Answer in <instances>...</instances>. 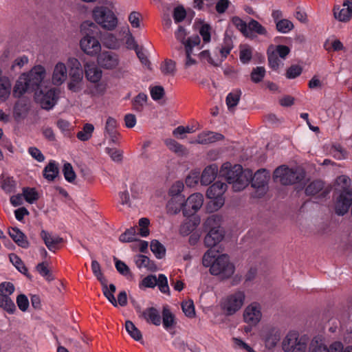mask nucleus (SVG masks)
<instances>
[{"label":"nucleus","mask_w":352,"mask_h":352,"mask_svg":"<svg viewBox=\"0 0 352 352\" xmlns=\"http://www.w3.org/2000/svg\"><path fill=\"white\" fill-rule=\"evenodd\" d=\"M70 80L68 89L73 92H78L83 88V71L69 72Z\"/></svg>","instance_id":"nucleus-18"},{"label":"nucleus","mask_w":352,"mask_h":352,"mask_svg":"<svg viewBox=\"0 0 352 352\" xmlns=\"http://www.w3.org/2000/svg\"><path fill=\"white\" fill-rule=\"evenodd\" d=\"M159 289L164 294H170V289L168 285V280L164 274H160L157 278Z\"/></svg>","instance_id":"nucleus-51"},{"label":"nucleus","mask_w":352,"mask_h":352,"mask_svg":"<svg viewBox=\"0 0 352 352\" xmlns=\"http://www.w3.org/2000/svg\"><path fill=\"white\" fill-rule=\"evenodd\" d=\"M0 307L10 314H13L16 309L10 296L0 294Z\"/></svg>","instance_id":"nucleus-34"},{"label":"nucleus","mask_w":352,"mask_h":352,"mask_svg":"<svg viewBox=\"0 0 352 352\" xmlns=\"http://www.w3.org/2000/svg\"><path fill=\"white\" fill-rule=\"evenodd\" d=\"M165 144L171 151L177 154L178 155H186L188 154V150L181 144L173 139H166L165 140Z\"/></svg>","instance_id":"nucleus-32"},{"label":"nucleus","mask_w":352,"mask_h":352,"mask_svg":"<svg viewBox=\"0 0 352 352\" xmlns=\"http://www.w3.org/2000/svg\"><path fill=\"white\" fill-rule=\"evenodd\" d=\"M23 74L27 77L28 83L34 90L38 87L45 78L46 71L45 67L42 65H36L30 71V72Z\"/></svg>","instance_id":"nucleus-10"},{"label":"nucleus","mask_w":352,"mask_h":352,"mask_svg":"<svg viewBox=\"0 0 352 352\" xmlns=\"http://www.w3.org/2000/svg\"><path fill=\"white\" fill-rule=\"evenodd\" d=\"M10 260L20 272L25 274L28 272V269L24 265L21 259L16 254H11L10 255Z\"/></svg>","instance_id":"nucleus-56"},{"label":"nucleus","mask_w":352,"mask_h":352,"mask_svg":"<svg viewBox=\"0 0 352 352\" xmlns=\"http://www.w3.org/2000/svg\"><path fill=\"white\" fill-rule=\"evenodd\" d=\"M252 56V50L249 46H244L240 50V60L245 64L250 61Z\"/></svg>","instance_id":"nucleus-55"},{"label":"nucleus","mask_w":352,"mask_h":352,"mask_svg":"<svg viewBox=\"0 0 352 352\" xmlns=\"http://www.w3.org/2000/svg\"><path fill=\"white\" fill-rule=\"evenodd\" d=\"M324 188V183L320 180H315L311 182L305 188L307 195H315Z\"/></svg>","instance_id":"nucleus-42"},{"label":"nucleus","mask_w":352,"mask_h":352,"mask_svg":"<svg viewBox=\"0 0 352 352\" xmlns=\"http://www.w3.org/2000/svg\"><path fill=\"white\" fill-rule=\"evenodd\" d=\"M195 229V225L191 221H186L184 222L179 228V233L182 236H187L190 234Z\"/></svg>","instance_id":"nucleus-64"},{"label":"nucleus","mask_w":352,"mask_h":352,"mask_svg":"<svg viewBox=\"0 0 352 352\" xmlns=\"http://www.w3.org/2000/svg\"><path fill=\"white\" fill-rule=\"evenodd\" d=\"M184 208V196L172 197L166 205L167 212L170 214H176Z\"/></svg>","instance_id":"nucleus-26"},{"label":"nucleus","mask_w":352,"mask_h":352,"mask_svg":"<svg viewBox=\"0 0 352 352\" xmlns=\"http://www.w3.org/2000/svg\"><path fill=\"white\" fill-rule=\"evenodd\" d=\"M220 174L229 184H232V188L236 192L243 190L248 185L252 177V170L249 169L243 170L239 164L232 166L229 162L222 165Z\"/></svg>","instance_id":"nucleus-2"},{"label":"nucleus","mask_w":352,"mask_h":352,"mask_svg":"<svg viewBox=\"0 0 352 352\" xmlns=\"http://www.w3.org/2000/svg\"><path fill=\"white\" fill-rule=\"evenodd\" d=\"M85 76L91 82H98L102 78V70L94 63H86L84 65Z\"/></svg>","instance_id":"nucleus-20"},{"label":"nucleus","mask_w":352,"mask_h":352,"mask_svg":"<svg viewBox=\"0 0 352 352\" xmlns=\"http://www.w3.org/2000/svg\"><path fill=\"white\" fill-rule=\"evenodd\" d=\"M8 233L10 236L19 246L23 248H28L30 246V243L26 236L19 228H12L9 230Z\"/></svg>","instance_id":"nucleus-27"},{"label":"nucleus","mask_w":352,"mask_h":352,"mask_svg":"<svg viewBox=\"0 0 352 352\" xmlns=\"http://www.w3.org/2000/svg\"><path fill=\"white\" fill-rule=\"evenodd\" d=\"M135 263L139 269L144 267L152 272H155L157 270L155 263L151 261L148 257L142 254L135 256Z\"/></svg>","instance_id":"nucleus-29"},{"label":"nucleus","mask_w":352,"mask_h":352,"mask_svg":"<svg viewBox=\"0 0 352 352\" xmlns=\"http://www.w3.org/2000/svg\"><path fill=\"white\" fill-rule=\"evenodd\" d=\"M23 196L25 201L30 204H33L38 199V195L35 188H23Z\"/></svg>","instance_id":"nucleus-48"},{"label":"nucleus","mask_w":352,"mask_h":352,"mask_svg":"<svg viewBox=\"0 0 352 352\" xmlns=\"http://www.w3.org/2000/svg\"><path fill=\"white\" fill-rule=\"evenodd\" d=\"M14 286L10 282H3L0 283V294L10 296L14 292Z\"/></svg>","instance_id":"nucleus-63"},{"label":"nucleus","mask_w":352,"mask_h":352,"mask_svg":"<svg viewBox=\"0 0 352 352\" xmlns=\"http://www.w3.org/2000/svg\"><path fill=\"white\" fill-rule=\"evenodd\" d=\"M163 326L166 329L172 327L175 323L174 315L171 313L168 306H164L162 310Z\"/></svg>","instance_id":"nucleus-38"},{"label":"nucleus","mask_w":352,"mask_h":352,"mask_svg":"<svg viewBox=\"0 0 352 352\" xmlns=\"http://www.w3.org/2000/svg\"><path fill=\"white\" fill-rule=\"evenodd\" d=\"M157 284V277L155 275H148L146 276L141 282L140 287L147 288H153Z\"/></svg>","instance_id":"nucleus-62"},{"label":"nucleus","mask_w":352,"mask_h":352,"mask_svg":"<svg viewBox=\"0 0 352 352\" xmlns=\"http://www.w3.org/2000/svg\"><path fill=\"white\" fill-rule=\"evenodd\" d=\"M224 136L221 133L210 131H203L198 134L195 140L190 141V143L209 144L222 140Z\"/></svg>","instance_id":"nucleus-14"},{"label":"nucleus","mask_w":352,"mask_h":352,"mask_svg":"<svg viewBox=\"0 0 352 352\" xmlns=\"http://www.w3.org/2000/svg\"><path fill=\"white\" fill-rule=\"evenodd\" d=\"M136 310L140 313V316L143 318L147 322L151 323L155 326L161 324V316L159 311L155 307H149L144 311H141L140 307H136Z\"/></svg>","instance_id":"nucleus-16"},{"label":"nucleus","mask_w":352,"mask_h":352,"mask_svg":"<svg viewBox=\"0 0 352 352\" xmlns=\"http://www.w3.org/2000/svg\"><path fill=\"white\" fill-rule=\"evenodd\" d=\"M221 216L219 214H212L206 219L204 222V227L208 231L211 230L223 229L221 227Z\"/></svg>","instance_id":"nucleus-33"},{"label":"nucleus","mask_w":352,"mask_h":352,"mask_svg":"<svg viewBox=\"0 0 352 352\" xmlns=\"http://www.w3.org/2000/svg\"><path fill=\"white\" fill-rule=\"evenodd\" d=\"M28 90L34 89L28 83L27 77L25 75L21 74L19 79L16 80L14 87L13 96L15 98H19Z\"/></svg>","instance_id":"nucleus-24"},{"label":"nucleus","mask_w":352,"mask_h":352,"mask_svg":"<svg viewBox=\"0 0 352 352\" xmlns=\"http://www.w3.org/2000/svg\"><path fill=\"white\" fill-rule=\"evenodd\" d=\"M262 337L266 347L268 349H272L280 341L281 338V332L277 328L270 327L266 329L263 332Z\"/></svg>","instance_id":"nucleus-15"},{"label":"nucleus","mask_w":352,"mask_h":352,"mask_svg":"<svg viewBox=\"0 0 352 352\" xmlns=\"http://www.w3.org/2000/svg\"><path fill=\"white\" fill-rule=\"evenodd\" d=\"M92 17L95 22L104 30L112 31L118 26V20L117 16L107 6H95L92 10Z\"/></svg>","instance_id":"nucleus-4"},{"label":"nucleus","mask_w":352,"mask_h":352,"mask_svg":"<svg viewBox=\"0 0 352 352\" xmlns=\"http://www.w3.org/2000/svg\"><path fill=\"white\" fill-rule=\"evenodd\" d=\"M65 179L69 182H73L76 179V173L70 163H65L63 168Z\"/></svg>","instance_id":"nucleus-50"},{"label":"nucleus","mask_w":352,"mask_h":352,"mask_svg":"<svg viewBox=\"0 0 352 352\" xmlns=\"http://www.w3.org/2000/svg\"><path fill=\"white\" fill-rule=\"evenodd\" d=\"M270 177V172L266 169L261 168L258 170L254 175H252L250 179L252 180V186L258 190H261L263 193L267 188V184Z\"/></svg>","instance_id":"nucleus-11"},{"label":"nucleus","mask_w":352,"mask_h":352,"mask_svg":"<svg viewBox=\"0 0 352 352\" xmlns=\"http://www.w3.org/2000/svg\"><path fill=\"white\" fill-rule=\"evenodd\" d=\"M233 47L232 41L230 37H226L223 41V45L221 47L220 50V53L221 56L226 58L227 56L230 54L231 50Z\"/></svg>","instance_id":"nucleus-59"},{"label":"nucleus","mask_w":352,"mask_h":352,"mask_svg":"<svg viewBox=\"0 0 352 352\" xmlns=\"http://www.w3.org/2000/svg\"><path fill=\"white\" fill-rule=\"evenodd\" d=\"M16 304L19 309L25 312L29 307V300L25 294H19L16 298Z\"/></svg>","instance_id":"nucleus-60"},{"label":"nucleus","mask_w":352,"mask_h":352,"mask_svg":"<svg viewBox=\"0 0 352 352\" xmlns=\"http://www.w3.org/2000/svg\"><path fill=\"white\" fill-rule=\"evenodd\" d=\"M151 250L157 258H162L166 254L164 246L157 240H153L151 241Z\"/></svg>","instance_id":"nucleus-43"},{"label":"nucleus","mask_w":352,"mask_h":352,"mask_svg":"<svg viewBox=\"0 0 352 352\" xmlns=\"http://www.w3.org/2000/svg\"><path fill=\"white\" fill-rule=\"evenodd\" d=\"M40 236L43 240L45 245L50 251H55L56 245L63 241V238L58 235H52L45 230H42Z\"/></svg>","instance_id":"nucleus-23"},{"label":"nucleus","mask_w":352,"mask_h":352,"mask_svg":"<svg viewBox=\"0 0 352 352\" xmlns=\"http://www.w3.org/2000/svg\"><path fill=\"white\" fill-rule=\"evenodd\" d=\"M308 340L296 332H289L282 342V349L285 352H306Z\"/></svg>","instance_id":"nucleus-6"},{"label":"nucleus","mask_w":352,"mask_h":352,"mask_svg":"<svg viewBox=\"0 0 352 352\" xmlns=\"http://www.w3.org/2000/svg\"><path fill=\"white\" fill-rule=\"evenodd\" d=\"M161 72L164 75L173 76L175 73V63L172 60H165L160 66Z\"/></svg>","instance_id":"nucleus-47"},{"label":"nucleus","mask_w":352,"mask_h":352,"mask_svg":"<svg viewBox=\"0 0 352 352\" xmlns=\"http://www.w3.org/2000/svg\"><path fill=\"white\" fill-rule=\"evenodd\" d=\"M276 29L278 32L286 34L294 28L292 22L287 19H280L276 22Z\"/></svg>","instance_id":"nucleus-49"},{"label":"nucleus","mask_w":352,"mask_h":352,"mask_svg":"<svg viewBox=\"0 0 352 352\" xmlns=\"http://www.w3.org/2000/svg\"><path fill=\"white\" fill-rule=\"evenodd\" d=\"M67 78V69L64 63L58 62L54 68L52 81L54 85H62Z\"/></svg>","instance_id":"nucleus-17"},{"label":"nucleus","mask_w":352,"mask_h":352,"mask_svg":"<svg viewBox=\"0 0 352 352\" xmlns=\"http://www.w3.org/2000/svg\"><path fill=\"white\" fill-rule=\"evenodd\" d=\"M334 16L342 22H346L352 17V2L344 1L342 9L334 8Z\"/></svg>","instance_id":"nucleus-22"},{"label":"nucleus","mask_w":352,"mask_h":352,"mask_svg":"<svg viewBox=\"0 0 352 352\" xmlns=\"http://www.w3.org/2000/svg\"><path fill=\"white\" fill-rule=\"evenodd\" d=\"M12 84L9 78H3L0 81V100L4 102L10 96Z\"/></svg>","instance_id":"nucleus-36"},{"label":"nucleus","mask_w":352,"mask_h":352,"mask_svg":"<svg viewBox=\"0 0 352 352\" xmlns=\"http://www.w3.org/2000/svg\"><path fill=\"white\" fill-rule=\"evenodd\" d=\"M261 306L259 303L253 302L243 310V321L250 326H256L262 318Z\"/></svg>","instance_id":"nucleus-7"},{"label":"nucleus","mask_w":352,"mask_h":352,"mask_svg":"<svg viewBox=\"0 0 352 352\" xmlns=\"http://www.w3.org/2000/svg\"><path fill=\"white\" fill-rule=\"evenodd\" d=\"M202 263L205 267H210V273L217 276L221 279H228L234 273L235 267L230 261L228 254H223L217 256L216 252L208 250L202 258Z\"/></svg>","instance_id":"nucleus-1"},{"label":"nucleus","mask_w":352,"mask_h":352,"mask_svg":"<svg viewBox=\"0 0 352 352\" xmlns=\"http://www.w3.org/2000/svg\"><path fill=\"white\" fill-rule=\"evenodd\" d=\"M136 229L135 227H131L122 233L120 237V241L122 243H129L136 240Z\"/></svg>","instance_id":"nucleus-45"},{"label":"nucleus","mask_w":352,"mask_h":352,"mask_svg":"<svg viewBox=\"0 0 352 352\" xmlns=\"http://www.w3.org/2000/svg\"><path fill=\"white\" fill-rule=\"evenodd\" d=\"M125 329L130 336L136 341L142 340V336L140 330L130 320L125 322Z\"/></svg>","instance_id":"nucleus-41"},{"label":"nucleus","mask_w":352,"mask_h":352,"mask_svg":"<svg viewBox=\"0 0 352 352\" xmlns=\"http://www.w3.org/2000/svg\"><path fill=\"white\" fill-rule=\"evenodd\" d=\"M150 93L151 98L154 100H159L162 99L164 94V89L162 86H155L150 88Z\"/></svg>","instance_id":"nucleus-61"},{"label":"nucleus","mask_w":352,"mask_h":352,"mask_svg":"<svg viewBox=\"0 0 352 352\" xmlns=\"http://www.w3.org/2000/svg\"><path fill=\"white\" fill-rule=\"evenodd\" d=\"M224 237L223 229L211 230L204 238V244L208 248H212L220 243Z\"/></svg>","instance_id":"nucleus-21"},{"label":"nucleus","mask_w":352,"mask_h":352,"mask_svg":"<svg viewBox=\"0 0 352 352\" xmlns=\"http://www.w3.org/2000/svg\"><path fill=\"white\" fill-rule=\"evenodd\" d=\"M117 121L112 117H109L106 121L105 128H104V136L107 137V135L110 133H113L117 132Z\"/></svg>","instance_id":"nucleus-57"},{"label":"nucleus","mask_w":352,"mask_h":352,"mask_svg":"<svg viewBox=\"0 0 352 352\" xmlns=\"http://www.w3.org/2000/svg\"><path fill=\"white\" fill-rule=\"evenodd\" d=\"M265 75V69L263 67H256L253 69L251 73V80L255 82L258 83L261 82Z\"/></svg>","instance_id":"nucleus-52"},{"label":"nucleus","mask_w":352,"mask_h":352,"mask_svg":"<svg viewBox=\"0 0 352 352\" xmlns=\"http://www.w3.org/2000/svg\"><path fill=\"white\" fill-rule=\"evenodd\" d=\"M36 269L40 275L44 277L46 280L50 282L54 279V276L48 269L47 264L46 263L42 262L38 263L36 266Z\"/></svg>","instance_id":"nucleus-46"},{"label":"nucleus","mask_w":352,"mask_h":352,"mask_svg":"<svg viewBox=\"0 0 352 352\" xmlns=\"http://www.w3.org/2000/svg\"><path fill=\"white\" fill-rule=\"evenodd\" d=\"M148 96L144 93H140L131 100L132 109L133 111L140 113L146 105Z\"/></svg>","instance_id":"nucleus-31"},{"label":"nucleus","mask_w":352,"mask_h":352,"mask_svg":"<svg viewBox=\"0 0 352 352\" xmlns=\"http://www.w3.org/2000/svg\"><path fill=\"white\" fill-rule=\"evenodd\" d=\"M81 50L89 56H95L101 50L100 42L94 36L87 35L80 42Z\"/></svg>","instance_id":"nucleus-12"},{"label":"nucleus","mask_w":352,"mask_h":352,"mask_svg":"<svg viewBox=\"0 0 352 352\" xmlns=\"http://www.w3.org/2000/svg\"><path fill=\"white\" fill-rule=\"evenodd\" d=\"M352 204V192L343 190L337 199L335 210L338 215L346 213Z\"/></svg>","instance_id":"nucleus-13"},{"label":"nucleus","mask_w":352,"mask_h":352,"mask_svg":"<svg viewBox=\"0 0 352 352\" xmlns=\"http://www.w3.org/2000/svg\"><path fill=\"white\" fill-rule=\"evenodd\" d=\"M248 30L249 32L253 35V38L255 37L254 33L259 35L267 36V32L265 27L254 19H251L248 23Z\"/></svg>","instance_id":"nucleus-35"},{"label":"nucleus","mask_w":352,"mask_h":352,"mask_svg":"<svg viewBox=\"0 0 352 352\" xmlns=\"http://www.w3.org/2000/svg\"><path fill=\"white\" fill-rule=\"evenodd\" d=\"M98 65L107 70L116 69L120 63V58L117 54L110 51H103L97 58Z\"/></svg>","instance_id":"nucleus-9"},{"label":"nucleus","mask_w":352,"mask_h":352,"mask_svg":"<svg viewBox=\"0 0 352 352\" xmlns=\"http://www.w3.org/2000/svg\"><path fill=\"white\" fill-rule=\"evenodd\" d=\"M305 171L300 167L289 168L287 165L277 167L273 174L274 180L284 186L300 183L305 178Z\"/></svg>","instance_id":"nucleus-3"},{"label":"nucleus","mask_w":352,"mask_h":352,"mask_svg":"<svg viewBox=\"0 0 352 352\" xmlns=\"http://www.w3.org/2000/svg\"><path fill=\"white\" fill-rule=\"evenodd\" d=\"M245 293L243 290H236L230 294L221 302V307L227 316H232L239 311L245 300Z\"/></svg>","instance_id":"nucleus-5"},{"label":"nucleus","mask_w":352,"mask_h":352,"mask_svg":"<svg viewBox=\"0 0 352 352\" xmlns=\"http://www.w3.org/2000/svg\"><path fill=\"white\" fill-rule=\"evenodd\" d=\"M91 270L94 274L96 276L97 279L100 282V283L107 280L102 273L100 265L97 261H92Z\"/></svg>","instance_id":"nucleus-58"},{"label":"nucleus","mask_w":352,"mask_h":352,"mask_svg":"<svg viewBox=\"0 0 352 352\" xmlns=\"http://www.w3.org/2000/svg\"><path fill=\"white\" fill-rule=\"evenodd\" d=\"M233 25L246 37L253 38V35L250 34L248 30V23L247 24L239 16H234L232 19Z\"/></svg>","instance_id":"nucleus-39"},{"label":"nucleus","mask_w":352,"mask_h":352,"mask_svg":"<svg viewBox=\"0 0 352 352\" xmlns=\"http://www.w3.org/2000/svg\"><path fill=\"white\" fill-rule=\"evenodd\" d=\"M58 91L56 89L47 90L41 100V106L43 109L50 110L52 109L57 102Z\"/></svg>","instance_id":"nucleus-19"},{"label":"nucleus","mask_w":352,"mask_h":352,"mask_svg":"<svg viewBox=\"0 0 352 352\" xmlns=\"http://www.w3.org/2000/svg\"><path fill=\"white\" fill-rule=\"evenodd\" d=\"M208 204V209L210 212L217 211L220 209L224 204L225 199L223 197L211 198Z\"/></svg>","instance_id":"nucleus-53"},{"label":"nucleus","mask_w":352,"mask_h":352,"mask_svg":"<svg viewBox=\"0 0 352 352\" xmlns=\"http://www.w3.org/2000/svg\"><path fill=\"white\" fill-rule=\"evenodd\" d=\"M226 189L227 185L225 183L217 182L208 188L206 196L208 199L223 197Z\"/></svg>","instance_id":"nucleus-28"},{"label":"nucleus","mask_w":352,"mask_h":352,"mask_svg":"<svg viewBox=\"0 0 352 352\" xmlns=\"http://www.w3.org/2000/svg\"><path fill=\"white\" fill-rule=\"evenodd\" d=\"M218 167L216 164H211L204 168L202 172L200 182L204 186L211 184L217 175Z\"/></svg>","instance_id":"nucleus-25"},{"label":"nucleus","mask_w":352,"mask_h":352,"mask_svg":"<svg viewBox=\"0 0 352 352\" xmlns=\"http://www.w3.org/2000/svg\"><path fill=\"white\" fill-rule=\"evenodd\" d=\"M204 197L201 193H194L184 200V208L182 210L184 216H191L196 213L203 206Z\"/></svg>","instance_id":"nucleus-8"},{"label":"nucleus","mask_w":352,"mask_h":352,"mask_svg":"<svg viewBox=\"0 0 352 352\" xmlns=\"http://www.w3.org/2000/svg\"><path fill=\"white\" fill-rule=\"evenodd\" d=\"M114 260L116 261V268L118 272L120 274L126 276L128 279H131L133 278V274L131 272L129 267L123 261H121L116 258H114Z\"/></svg>","instance_id":"nucleus-44"},{"label":"nucleus","mask_w":352,"mask_h":352,"mask_svg":"<svg viewBox=\"0 0 352 352\" xmlns=\"http://www.w3.org/2000/svg\"><path fill=\"white\" fill-rule=\"evenodd\" d=\"M241 94V91L238 89L228 94L226 97V104L228 109L233 108L238 104Z\"/></svg>","instance_id":"nucleus-40"},{"label":"nucleus","mask_w":352,"mask_h":352,"mask_svg":"<svg viewBox=\"0 0 352 352\" xmlns=\"http://www.w3.org/2000/svg\"><path fill=\"white\" fill-rule=\"evenodd\" d=\"M59 169L55 161H50L43 169V177L49 182H52L58 176Z\"/></svg>","instance_id":"nucleus-30"},{"label":"nucleus","mask_w":352,"mask_h":352,"mask_svg":"<svg viewBox=\"0 0 352 352\" xmlns=\"http://www.w3.org/2000/svg\"><path fill=\"white\" fill-rule=\"evenodd\" d=\"M94 131V126L92 124L86 123L81 131L78 132L77 138L82 142L89 140L92 137V133Z\"/></svg>","instance_id":"nucleus-37"},{"label":"nucleus","mask_w":352,"mask_h":352,"mask_svg":"<svg viewBox=\"0 0 352 352\" xmlns=\"http://www.w3.org/2000/svg\"><path fill=\"white\" fill-rule=\"evenodd\" d=\"M182 311L188 318H193L195 316V306L192 300H188L182 303Z\"/></svg>","instance_id":"nucleus-54"}]
</instances>
